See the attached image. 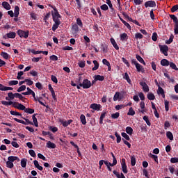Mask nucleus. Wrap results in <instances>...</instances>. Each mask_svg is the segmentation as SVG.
Segmentation results:
<instances>
[{
  "label": "nucleus",
  "instance_id": "53",
  "mask_svg": "<svg viewBox=\"0 0 178 178\" xmlns=\"http://www.w3.org/2000/svg\"><path fill=\"white\" fill-rule=\"evenodd\" d=\"M169 65H170V67H172L174 70H178V68L176 66V64H175V63L171 62L170 63Z\"/></svg>",
  "mask_w": 178,
  "mask_h": 178
},
{
  "label": "nucleus",
  "instance_id": "10",
  "mask_svg": "<svg viewBox=\"0 0 178 178\" xmlns=\"http://www.w3.org/2000/svg\"><path fill=\"white\" fill-rule=\"evenodd\" d=\"M72 34H77V33H79V26L77 25V24H74V25H72Z\"/></svg>",
  "mask_w": 178,
  "mask_h": 178
},
{
  "label": "nucleus",
  "instance_id": "25",
  "mask_svg": "<svg viewBox=\"0 0 178 178\" xmlns=\"http://www.w3.org/2000/svg\"><path fill=\"white\" fill-rule=\"evenodd\" d=\"M129 38V36L127 35V33H124L120 35V40L121 41H127V39Z\"/></svg>",
  "mask_w": 178,
  "mask_h": 178
},
{
  "label": "nucleus",
  "instance_id": "12",
  "mask_svg": "<svg viewBox=\"0 0 178 178\" xmlns=\"http://www.w3.org/2000/svg\"><path fill=\"white\" fill-rule=\"evenodd\" d=\"M110 41L113 45V47L115 48V49H116L117 51H118L119 49V46L118 45V43H116V41L115 40V39L113 38H111L110 39Z\"/></svg>",
  "mask_w": 178,
  "mask_h": 178
},
{
  "label": "nucleus",
  "instance_id": "16",
  "mask_svg": "<svg viewBox=\"0 0 178 178\" xmlns=\"http://www.w3.org/2000/svg\"><path fill=\"white\" fill-rule=\"evenodd\" d=\"M46 147L47 148H50V149H54V148H56V145H55V143L51 142V141H48L47 143V145Z\"/></svg>",
  "mask_w": 178,
  "mask_h": 178
},
{
  "label": "nucleus",
  "instance_id": "42",
  "mask_svg": "<svg viewBox=\"0 0 178 178\" xmlns=\"http://www.w3.org/2000/svg\"><path fill=\"white\" fill-rule=\"evenodd\" d=\"M143 120H145L147 126H151V122H149V120L148 119V116L147 115L143 116Z\"/></svg>",
  "mask_w": 178,
  "mask_h": 178
},
{
  "label": "nucleus",
  "instance_id": "13",
  "mask_svg": "<svg viewBox=\"0 0 178 178\" xmlns=\"http://www.w3.org/2000/svg\"><path fill=\"white\" fill-rule=\"evenodd\" d=\"M6 101H12L15 99V95L13 92H10L8 93V97H6Z\"/></svg>",
  "mask_w": 178,
  "mask_h": 178
},
{
  "label": "nucleus",
  "instance_id": "62",
  "mask_svg": "<svg viewBox=\"0 0 178 178\" xmlns=\"http://www.w3.org/2000/svg\"><path fill=\"white\" fill-rule=\"evenodd\" d=\"M24 81L28 86H33V84H34V82L31 79H25Z\"/></svg>",
  "mask_w": 178,
  "mask_h": 178
},
{
  "label": "nucleus",
  "instance_id": "1",
  "mask_svg": "<svg viewBox=\"0 0 178 178\" xmlns=\"http://www.w3.org/2000/svg\"><path fill=\"white\" fill-rule=\"evenodd\" d=\"M52 9H54V12L51 13L53 21L54 22V24L52 26V31H56L58 27H59V25L60 24V15L58 12V9L54 7L53 6H50Z\"/></svg>",
  "mask_w": 178,
  "mask_h": 178
},
{
  "label": "nucleus",
  "instance_id": "32",
  "mask_svg": "<svg viewBox=\"0 0 178 178\" xmlns=\"http://www.w3.org/2000/svg\"><path fill=\"white\" fill-rule=\"evenodd\" d=\"M128 116H134L136 115V111L133 109V107H131L127 113Z\"/></svg>",
  "mask_w": 178,
  "mask_h": 178
},
{
  "label": "nucleus",
  "instance_id": "20",
  "mask_svg": "<svg viewBox=\"0 0 178 178\" xmlns=\"http://www.w3.org/2000/svg\"><path fill=\"white\" fill-rule=\"evenodd\" d=\"M19 12H20V8H19V6H16L15 7V10H14V16H15V17H19Z\"/></svg>",
  "mask_w": 178,
  "mask_h": 178
},
{
  "label": "nucleus",
  "instance_id": "2",
  "mask_svg": "<svg viewBox=\"0 0 178 178\" xmlns=\"http://www.w3.org/2000/svg\"><path fill=\"white\" fill-rule=\"evenodd\" d=\"M170 19L173 20L174 23L175 24V29H174V33L175 35L178 34V19L177 17L175 15H170Z\"/></svg>",
  "mask_w": 178,
  "mask_h": 178
},
{
  "label": "nucleus",
  "instance_id": "39",
  "mask_svg": "<svg viewBox=\"0 0 178 178\" xmlns=\"http://www.w3.org/2000/svg\"><path fill=\"white\" fill-rule=\"evenodd\" d=\"M6 166L9 168V169H12L14 166L13 163H12V161H10V160L6 161Z\"/></svg>",
  "mask_w": 178,
  "mask_h": 178
},
{
  "label": "nucleus",
  "instance_id": "43",
  "mask_svg": "<svg viewBox=\"0 0 178 178\" xmlns=\"http://www.w3.org/2000/svg\"><path fill=\"white\" fill-rule=\"evenodd\" d=\"M25 90H26V86L25 85L21 86L17 90V92H22V91H25Z\"/></svg>",
  "mask_w": 178,
  "mask_h": 178
},
{
  "label": "nucleus",
  "instance_id": "18",
  "mask_svg": "<svg viewBox=\"0 0 178 178\" xmlns=\"http://www.w3.org/2000/svg\"><path fill=\"white\" fill-rule=\"evenodd\" d=\"M135 66H136L137 72H138V73H140V72H141V73H144V72H145L144 67H142L141 65H140V63H138Z\"/></svg>",
  "mask_w": 178,
  "mask_h": 178
},
{
  "label": "nucleus",
  "instance_id": "45",
  "mask_svg": "<svg viewBox=\"0 0 178 178\" xmlns=\"http://www.w3.org/2000/svg\"><path fill=\"white\" fill-rule=\"evenodd\" d=\"M115 136L117 138V143H118V144H119V143H120V141H122V137L120 136V135H119L118 134V132H115Z\"/></svg>",
  "mask_w": 178,
  "mask_h": 178
},
{
  "label": "nucleus",
  "instance_id": "36",
  "mask_svg": "<svg viewBox=\"0 0 178 178\" xmlns=\"http://www.w3.org/2000/svg\"><path fill=\"white\" fill-rule=\"evenodd\" d=\"M17 108L19 111H24V112L26 111V106L20 103L18 104V107Z\"/></svg>",
  "mask_w": 178,
  "mask_h": 178
},
{
  "label": "nucleus",
  "instance_id": "55",
  "mask_svg": "<svg viewBox=\"0 0 178 178\" xmlns=\"http://www.w3.org/2000/svg\"><path fill=\"white\" fill-rule=\"evenodd\" d=\"M51 81H53V83H55V84H58V78H56L55 76V75H51Z\"/></svg>",
  "mask_w": 178,
  "mask_h": 178
},
{
  "label": "nucleus",
  "instance_id": "19",
  "mask_svg": "<svg viewBox=\"0 0 178 178\" xmlns=\"http://www.w3.org/2000/svg\"><path fill=\"white\" fill-rule=\"evenodd\" d=\"M93 64L95 66L92 68V72H95V70H98V68L99 67V63L97 60H93Z\"/></svg>",
  "mask_w": 178,
  "mask_h": 178
},
{
  "label": "nucleus",
  "instance_id": "46",
  "mask_svg": "<svg viewBox=\"0 0 178 178\" xmlns=\"http://www.w3.org/2000/svg\"><path fill=\"white\" fill-rule=\"evenodd\" d=\"M10 115H13V116H21L22 118V114L17 111H11L10 112Z\"/></svg>",
  "mask_w": 178,
  "mask_h": 178
},
{
  "label": "nucleus",
  "instance_id": "44",
  "mask_svg": "<svg viewBox=\"0 0 178 178\" xmlns=\"http://www.w3.org/2000/svg\"><path fill=\"white\" fill-rule=\"evenodd\" d=\"M1 56L4 59H6V60L9 59V54H8V53H6V52H4V51L1 52Z\"/></svg>",
  "mask_w": 178,
  "mask_h": 178
},
{
  "label": "nucleus",
  "instance_id": "61",
  "mask_svg": "<svg viewBox=\"0 0 178 178\" xmlns=\"http://www.w3.org/2000/svg\"><path fill=\"white\" fill-rule=\"evenodd\" d=\"M60 123H62L63 126L64 127H67L69 126V123H67V121H65L63 120H60Z\"/></svg>",
  "mask_w": 178,
  "mask_h": 178
},
{
  "label": "nucleus",
  "instance_id": "49",
  "mask_svg": "<svg viewBox=\"0 0 178 178\" xmlns=\"http://www.w3.org/2000/svg\"><path fill=\"white\" fill-rule=\"evenodd\" d=\"M149 157L152 158V159H154L155 161V162H156V163H158V156L150 153Z\"/></svg>",
  "mask_w": 178,
  "mask_h": 178
},
{
  "label": "nucleus",
  "instance_id": "4",
  "mask_svg": "<svg viewBox=\"0 0 178 178\" xmlns=\"http://www.w3.org/2000/svg\"><path fill=\"white\" fill-rule=\"evenodd\" d=\"M17 33L20 38H29V31H24L22 29H19Z\"/></svg>",
  "mask_w": 178,
  "mask_h": 178
},
{
  "label": "nucleus",
  "instance_id": "41",
  "mask_svg": "<svg viewBox=\"0 0 178 178\" xmlns=\"http://www.w3.org/2000/svg\"><path fill=\"white\" fill-rule=\"evenodd\" d=\"M17 84H19V81H8V86H17Z\"/></svg>",
  "mask_w": 178,
  "mask_h": 178
},
{
  "label": "nucleus",
  "instance_id": "35",
  "mask_svg": "<svg viewBox=\"0 0 178 178\" xmlns=\"http://www.w3.org/2000/svg\"><path fill=\"white\" fill-rule=\"evenodd\" d=\"M7 37L8 38H16V33L10 32V33H7Z\"/></svg>",
  "mask_w": 178,
  "mask_h": 178
},
{
  "label": "nucleus",
  "instance_id": "34",
  "mask_svg": "<svg viewBox=\"0 0 178 178\" xmlns=\"http://www.w3.org/2000/svg\"><path fill=\"white\" fill-rule=\"evenodd\" d=\"M126 133L129 134V136H131V134H133V128L131 127H127L126 128Z\"/></svg>",
  "mask_w": 178,
  "mask_h": 178
},
{
  "label": "nucleus",
  "instance_id": "54",
  "mask_svg": "<svg viewBox=\"0 0 178 178\" xmlns=\"http://www.w3.org/2000/svg\"><path fill=\"white\" fill-rule=\"evenodd\" d=\"M152 40V41H156L158 40V34L156 32L153 33Z\"/></svg>",
  "mask_w": 178,
  "mask_h": 178
},
{
  "label": "nucleus",
  "instance_id": "58",
  "mask_svg": "<svg viewBox=\"0 0 178 178\" xmlns=\"http://www.w3.org/2000/svg\"><path fill=\"white\" fill-rule=\"evenodd\" d=\"M119 116H120V113L118 112L111 115L112 119H118Z\"/></svg>",
  "mask_w": 178,
  "mask_h": 178
},
{
  "label": "nucleus",
  "instance_id": "26",
  "mask_svg": "<svg viewBox=\"0 0 178 178\" xmlns=\"http://www.w3.org/2000/svg\"><path fill=\"white\" fill-rule=\"evenodd\" d=\"M35 116H37V114H33L32 115V119L35 127H38V121L37 120V118Z\"/></svg>",
  "mask_w": 178,
  "mask_h": 178
},
{
  "label": "nucleus",
  "instance_id": "51",
  "mask_svg": "<svg viewBox=\"0 0 178 178\" xmlns=\"http://www.w3.org/2000/svg\"><path fill=\"white\" fill-rule=\"evenodd\" d=\"M23 74H24V72H23V71H20L17 73V80H22V76H23Z\"/></svg>",
  "mask_w": 178,
  "mask_h": 178
},
{
  "label": "nucleus",
  "instance_id": "48",
  "mask_svg": "<svg viewBox=\"0 0 178 178\" xmlns=\"http://www.w3.org/2000/svg\"><path fill=\"white\" fill-rule=\"evenodd\" d=\"M131 166H136V156H134L131 157Z\"/></svg>",
  "mask_w": 178,
  "mask_h": 178
},
{
  "label": "nucleus",
  "instance_id": "21",
  "mask_svg": "<svg viewBox=\"0 0 178 178\" xmlns=\"http://www.w3.org/2000/svg\"><path fill=\"white\" fill-rule=\"evenodd\" d=\"M105 77L102 75H96L95 76V81H104Z\"/></svg>",
  "mask_w": 178,
  "mask_h": 178
},
{
  "label": "nucleus",
  "instance_id": "52",
  "mask_svg": "<svg viewBox=\"0 0 178 178\" xmlns=\"http://www.w3.org/2000/svg\"><path fill=\"white\" fill-rule=\"evenodd\" d=\"M135 38L136 39V40H141V39H143V34H141L140 33H136V34H135Z\"/></svg>",
  "mask_w": 178,
  "mask_h": 178
},
{
  "label": "nucleus",
  "instance_id": "60",
  "mask_svg": "<svg viewBox=\"0 0 178 178\" xmlns=\"http://www.w3.org/2000/svg\"><path fill=\"white\" fill-rule=\"evenodd\" d=\"M100 9H102V10H108L109 7H108V5L106 4H103L100 6Z\"/></svg>",
  "mask_w": 178,
  "mask_h": 178
},
{
  "label": "nucleus",
  "instance_id": "57",
  "mask_svg": "<svg viewBox=\"0 0 178 178\" xmlns=\"http://www.w3.org/2000/svg\"><path fill=\"white\" fill-rule=\"evenodd\" d=\"M177 10H178V5L177 4L172 6L171 8L172 13H175V12H177Z\"/></svg>",
  "mask_w": 178,
  "mask_h": 178
},
{
  "label": "nucleus",
  "instance_id": "47",
  "mask_svg": "<svg viewBox=\"0 0 178 178\" xmlns=\"http://www.w3.org/2000/svg\"><path fill=\"white\" fill-rule=\"evenodd\" d=\"M121 166H122L123 173H125V174L127 173L128 172L127 165L126 164H122Z\"/></svg>",
  "mask_w": 178,
  "mask_h": 178
},
{
  "label": "nucleus",
  "instance_id": "9",
  "mask_svg": "<svg viewBox=\"0 0 178 178\" xmlns=\"http://www.w3.org/2000/svg\"><path fill=\"white\" fill-rule=\"evenodd\" d=\"M101 108V104H92L90 105V108L93 109V111H100Z\"/></svg>",
  "mask_w": 178,
  "mask_h": 178
},
{
  "label": "nucleus",
  "instance_id": "15",
  "mask_svg": "<svg viewBox=\"0 0 178 178\" xmlns=\"http://www.w3.org/2000/svg\"><path fill=\"white\" fill-rule=\"evenodd\" d=\"M33 165L35 168H36V169H38V170H42L43 168L42 166L40 165L38 161L37 160L33 161Z\"/></svg>",
  "mask_w": 178,
  "mask_h": 178
},
{
  "label": "nucleus",
  "instance_id": "24",
  "mask_svg": "<svg viewBox=\"0 0 178 178\" xmlns=\"http://www.w3.org/2000/svg\"><path fill=\"white\" fill-rule=\"evenodd\" d=\"M170 62H169V60H168L167 59H162L161 60V66H169V65H170Z\"/></svg>",
  "mask_w": 178,
  "mask_h": 178
},
{
  "label": "nucleus",
  "instance_id": "14",
  "mask_svg": "<svg viewBox=\"0 0 178 178\" xmlns=\"http://www.w3.org/2000/svg\"><path fill=\"white\" fill-rule=\"evenodd\" d=\"M113 173L116 176L117 178H126V177H124V175H123V173L122 172L119 173V172L116 170H113Z\"/></svg>",
  "mask_w": 178,
  "mask_h": 178
},
{
  "label": "nucleus",
  "instance_id": "22",
  "mask_svg": "<svg viewBox=\"0 0 178 178\" xmlns=\"http://www.w3.org/2000/svg\"><path fill=\"white\" fill-rule=\"evenodd\" d=\"M2 6L4 8V9H6V10H10V4L6 1H3L2 3Z\"/></svg>",
  "mask_w": 178,
  "mask_h": 178
},
{
  "label": "nucleus",
  "instance_id": "64",
  "mask_svg": "<svg viewBox=\"0 0 178 178\" xmlns=\"http://www.w3.org/2000/svg\"><path fill=\"white\" fill-rule=\"evenodd\" d=\"M49 129L51 131H52V133H56V131H58V127H50Z\"/></svg>",
  "mask_w": 178,
  "mask_h": 178
},
{
  "label": "nucleus",
  "instance_id": "59",
  "mask_svg": "<svg viewBox=\"0 0 178 178\" xmlns=\"http://www.w3.org/2000/svg\"><path fill=\"white\" fill-rule=\"evenodd\" d=\"M164 104H165V109L166 112H168L169 111V102H168V100H165Z\"/></svg>",
  "mask_w": 178,
  "mask_h": 178
},
{
  "label": "nucleus",
  "instance_id": "5",
  "mask_svg": "<svg viewBox=\"0 0 178 178\" xmlns=\"http://www.w3.org/2000/svg\"><path fill=\"white\" fill-rule=\"evenodd\" d=\"M80 87H83L84 89H88L91 87V81L88 79H84L82 83H79Z\"/></svg>",
  "mask_w": 178,
  "mask_h": 178
},
{
  "label": "nucleus",
  "instance_id": "38",
  "mask_svg": "<svg viewBox=\"0 0 178 178\" xmlns=\"http://www.w3.org/2000/svg\"><path fill=\"white\" fill-rule=\"evenodd\" d=\"M121 136L122 137L125 138V140H127V141H130V136H129V135H127V134H126L125 132H122L121 134Z\"/></svg>",
  "mask_w": 178,
  "mask_h": 178
},
{
  "label": "nucleus",
  "instance_id": "30",
  "mask_svg": "<svg viewBox=\"0 0 178 178\" xmlns=\"http://www.w3.org/2000/svg\"><path fill=\"white\" fill-rule=\"evenodd\" d=\"M21 166L22 168H26L27 166V159H21Z\"/></svg>",
  "mask_w": 178,
  "mask_h": 178
},
{
  "label": "nucleus",
  "instance_id": "56",
  "mask_svg": "<svg viewBox=\"0 0 178 178\" xmlns=\"http://www.w3.org/2000/svg\"><path fill=\"white\" fill-rule=\"evenodd\" d=\"M76 25L79 26V27H83V22H81L80 18L76 19Z\"/></svg>",
  "mask_w": 178,
  "mask_h": 178
},
{
  "label": "nucleus",
  "instance_id": "29",
  "mask_svg": "<svg viewBox=\"0 0 178 178\" xmlns=\"http://www.w3.org/2000/svg\"><path fill=\"white\" fill-rule=\"evenodd\" d=\"M136 59L137 60H138V62H140V63L145 65V61H144V59L142 56H140V55H136Z\"/></svg>",
  "mask_w": 178,
  "mask_h": 178
},
{
  "label": "nucleus",
  "instance_id": "11",
  "mask_svg": "<svg viewBox=\"0 0 178 178\" xmlns=\"http://www.w3.org/2000/svg\"><path fill=\"white\" fill-rule=\"evenodd\" d=\"M8 161H11L12 163L15 162V161H17V162H20V159L17 156H10L8 157Z\"/></svg>",
  "mask_w": 178,
  "mask_h": 178
},
{
  "label": "nucleus",
  "instance_id": "23",
  "mask_svg": "<svg viewBox=\"0 0 178 178\" xmlns=\"http://www.w3.org/2000/svg\"><path fill=\"white\" fill-rule=\"evenodd\" d=\"M80 120L82 124L86 125L87 124V120H86V115L84 114H81L80 116Z\"/></svg>",
  "mask_w": 178,
  "mask_h": 178
},
{
  "label": "nucleus",
  "instance_id": "37",
  "mask_svg": "<svg viewBox=\"0 0 178 178\" xmlns=\"http://www.w3.org/2000/svg\"><path fill=\"white\" fill-rule=\"evenodd\" d=\"M174 38H175V36H174L173 35H171L170 36L169 40H168L165 41V44H172V42H173V39H174Z\"/></svg>",
  "mask_w": 178,
  "mask_h": 178
},
{
  "label": "nucleus",
  "instance_id": "33",
  "mask_svg": "<svg viewBox=\"0 0 178 178\" xmlns=\"http://www.w3.org/2000/svg\"><path fill=\"white\" fill-rule=\"evenodd\" d=\"M24 112L25 113H29V115H33V113H34L35 112V110L30 108H26Z\"/></svg>",
  "mask_w": 178,
  "mask_h": 178
},
{
  "label": "nucleus",
  "instance_id": "6",
  "mask_svg": "<svg viewBox=\"0 0 178 178\" xmlns=\"http://www.w3.org/2000/svg\"><path fill=\"white\" fill-rule=\"evenodd\" d=\"M160 51L165 56H168V51H169V47L168 45H160Z\"/></svg>",
  "mask_w": 178,
  "mask_h": 178
},
{
  "label": "nucleus",
  "instance_id": "28",
  "mask_svg": "<svg viewBox=\"0 0 178 178\" xmlns=\"http://www.w3.org/2000/svg\"><path fill=\"white\" fill-rule=\"evenodd\" d=\"M147 99H149V101H154V99H155V95H154L152 92L148 93Z\"/></svg>",
  "mask_w": 178,
  "mask_h": 178
},
{
  "label": "nucleus",
  "instance_id": "63",
  "mask_svg": "<svg viewBox=\"0 0 178 178\" xmlns=\"http://www.w3.org/2000/svg\"><path fill=\"white\" fill-rule=\"evenodd\" d=\"M171 163H178V158L177 157H172L170 159Z\"/></svg>",
  "mask_w": 178,
  "mask_h": 178
},
{
  "label": "nucleus",
  "instance_id": "17",
  "mask_svg": "<svg viewBox=\"0 0 178 178\" xmlns=\"http://www.w3.org/2000/svg\"><path fill=\"white\" fill-rule=\"evenodd\" d=\"M122 76L124 80H127L129 84H131V79H130V76H129V74H127V72H125L124 74Z\"/></svg>",
  "mask_w": 178,
  "mask_h": 178
},
{
  "label": "nucleus",
  "instance_id": "50",
  "mask_svg": "<svg viewBox=\"0 0 178 178\" xmlns=\"http://www.w3.org/2000/svg\"><path fill=\"white\" fill-rule=\"evenodd\" d=\"M119 97H120V92H116L113 97V101H118V99H119Z\"/></svg>",
  "mask_w": 178,
  "mask_h": 178
},
{
  "label": "nucleus",
  "instance_id": "3",
  "mask_svg": "<svg viewBox=\"0 0 178 178\" xmlns=\"http://www.w3.org/2000/svg\"><path fill=\"white\" fill-rule=\"evenodd\" d=\"M1 104L5 106H9L10 105H13V108H15L16 109H17L19 106V103L16 102H12V101L7 102V101L3 100L1 101Z\"/></svg>",
  "mask_w": 178,
  "mask_h": 178
},
{
  "label": "nucleus",
  "instance_id": "8",
  "mask_svg": "<svg viewBox=\"0 0 178 178\" xmlns=\"http://www.w3.org/2000/svg\"><path fill=\"white\" fill-rule=\"evenodd\" d=\"M140 86L143 87V90L144 92H148L149 91V88L148 87V85L145 82H140Z\"/></svg>",
  "mask_w": 178,
  "mask_h": 178
},
{
  "label": "nucleus",
  "instance_id": "7",
  "mask_svg": "<svg viewBox=\"0 0 178 178\" xmlns=\"http://www.w3.org/2000/svg\"><path fill=\"white\" fill-rule=\"evenodd\" d=\"M145 8H155L156 6V2L155 1H147L145 3Z\"/></svg>",
  "mask_w": 178,
  "mask_h": 178
},
{
  "label": "nucleus",
  "instance_id": "27",
  "mask_svg": "<svg viewBox=\"0 0 178 178\" xmlns=\"http://www.w3.org/2000/svg\"><path fill=\"white\" fill-rule=\"evenodd\" d=\"M157 92L158 94H161V95L163 96V98H165V91L163 90V88H162V87L159 86Z\"/></svg>",
  "mask_w": 178,
  "mask_h": 178
},
{
  "label": "nucleus",
  "instance_id": "31",
  "mask_svg": "<svg viewBox=\"0 0 178 178\" xmlns=\"http://www.w3.org/2000/svg\"><path fill=\"white\" fill-rule=\"evenodd\" d=\"M166 137H167V138L170 140V141H173V134H172V132L167 131L166 132Z\"/></svg>",
  "mask_w": 178,
  "mask_h": 178
},
{
  "label": "nucleus",
  "instance_id": "40",
  "mask_svg": "<svg viewBox=\"0 0 178 178\" xmlns=\"http://www.w3.org/2000/svg\"><path fill=\"white\" fill-rule=\"evenodd\" d=\"M14 98H19V99H23L24 97L20 93H14Z\"/></svg>",
  "mask_w": 178,
  "mask_h": 178
}]
</instances>
